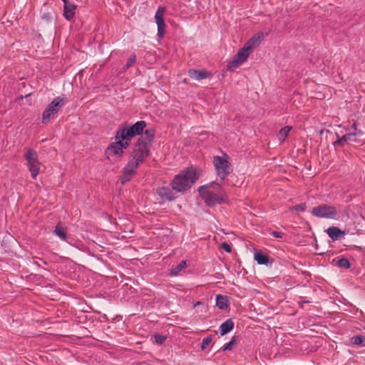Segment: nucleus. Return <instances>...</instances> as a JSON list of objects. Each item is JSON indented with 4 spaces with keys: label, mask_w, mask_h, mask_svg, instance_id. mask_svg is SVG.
Masks as SVG:
<instances>
[{
    "label": "nucleus",
    "mask_w": 365,
    "mask_h": 365,
    "mask_svg": "<svg viewBox=\"0 0 365 365\" xmlns=\"http://www.w3.org/2000/svg\"><path fill=\"white\" fill-rule=\"evenodd\" d=\"M198 192L206 205L209 207L225 203L228 199L225 189L216 182L200 186Z\"/></svg>",
    "instance_id": "nucleus-1"
},
{
    "label": "nucleus",
    "mask_w": 365,
    "mask_h": 365,
    "mask_svg": "<svg viewBox=\"0 0 365 365\" xmlns=\"http://www.w3.org/2000/svg\"><path fill=\"white\" fill-rule=\"evenodd\" d=\"M155 130L148 128L145 130L144 135H141L135 144L131 153L132 160L143 164L150 155V150L154 140Z\"/></svg>",
    "instance_id": "nucleus-2"
},
{
    "label": "nucleus",
    "mask_w": 365,
    "mask_h": 365,
    "mask_svg": "<svg viewBox=\"0 0 365 365\" xmlns=\"http://www.w3.org/2000/svg\"><path fill=\"white\" fill-rule=\"evenodd\" d=\"M198 178L193 168H187L175 175L171 185L173 190L177 192H184L195 183Z\"/></svg>",
    "instance_id": "nucleus-3"
},
{
    "label": "nucleus",
    "mask_w": 365,
    "mask_h": 365,
    "mask_svg": "<svg viewBox=\"0 0 365 365\" xmlns=\"http://www.w3.org/2000/svg\"><path fill=\"white\" fill-rule=\"evenodd\" d=\"M311 214L318 218L336 219L339 215L337 208L329 204H321L314 207Z\"/></svg>",
    "instance_id": "nucleus-4"
},
{
    "label": "nucleus",
    "mask_w": 365,
    "mask_h": 365,
    "mask_svg": "<svg viewBox=\"0 0 365 365\" xmlns=\"http://www.w3.org/2000/svg\"><path fill=\"white\" fill-rule=\"evenodd\" d=\"M146 126L147 123L145 121L140 120L130 126L123 124L118 129L123 131L122 135L128 140V138H133L135 135H140L144 133V129Z\"/></svg>",
    "instance_id": "nucleus-5"
},
{
    "label": "nucleus",
    "mask_w": 365,
    "mask_h": 365,
    "mask_svg": "<svg viewBox=\"0 0 365 365\" xmlns=\"http://www.w3.org/2000/svg\"><path fill=\"white\" fill-rule=\"evenodd\" d=\"M24 159L26 160L31 177L35 179L39 173L40 163L36 151L31 148H26L24 153Z\"/></svg>",
    "instance_id": "nucleus-6"
},
{
    "label": "nucleus",
    "mask_w": 365,
    "mask_h": 365,
    "mask_svg": "<svg viewBox=\"0 0 365 365\" xmlns=\"http://www.w3.org/2000/svg\"><path fill=\"white\" fill-rule=\"evenodd\" d=\"M65 98L58 96L55 98L47 106L42 115V123L46 124L55 114L58 113L60 108L64 104Z\"/></svg>",
    "instance_id": "nucleus-7"
},
{
    "label": "nucleus",
    "mask_w": 365,
    "mask_h": 365,
    "mask_svg": "<svg viewBox=\"0 0 365 365\" xmlns=\"http://www.w3.org/2000/svg\"><path fill=\"white\" fill-rule=\"evenodd\" d=\"M213 164L217 174L221 180L225 179L232 171L230 162L224 157L214 156Z\"/></svg>",
    "instance_id": "nucleus-8"
},
{
    "label": "nucleus",
    "mask_w": 365,
    "mask_h": 365,
    "mask_svg": "<svg viewBox=\"0 0 365 365\" xmlns=\"http://www.w3.org/2000/svg\"><path fill=\"white\" fill-rule=\"evenodd\" d=\"M250 53L251 52L244 46L238 51L233 59L229 62L227 67V71H232L238 68L242 63L247 61Z\"/></svg>",
    "instance_id": "nucleus-9"
},
{
    "label": "nucleus",
    "mask_w": 365,
    "mask_h": 365,
    "mask_svg": "<svg viewBox=\"0 0 365 365\" xmlns=\"http://www.w3.org/2000/svg\"><path fill=\"white\" fill-rule=\"evenodd\" d=\"M140 165V163L133 160L128 161L126 165L123 168V173L120 176V182L123 185L127 183L131 180Z\"/></svg>",
    "instance_id": "nucleus-10"
},
{
    "label": "nucleus",
    "mask_w": 365,
    "mask_h": 365,
    "mask_svg": "<svg viewBox=\"0 0 365 365\" xmlns=\"http://www.w3.org/2000/svg\"><path fill=\"white\" fill-rule=\"evenodd\" d=\"M165 11V7L159 6L155 15V21L158 26V37L159 38H163L165 33V24L164 21Z\"/></svg>",
    "instance_id": "nucleus-11"
},
{
    "label": "nucleus",
    "mask_w": 365,
    "mask_h": 365,
    "mask_svg": "<svg viewBox=\"0 0 365 365\" xmlns=\"http://www.w3.org/2000/svg\"><path fill=\"white\" fill-rule=\"evenodd\" d=\"M118 141L111 143L106 150V155L108 160H110V156H116L121 158L124 153L121 148L118 145Z\"/></svg>",
    "instance_id": "nucleus-12"
},
{
    "label": "nucleus",
    "mask_w": 365,
    "mask_h": 365,
    "mask_svg": "<svg viewBox=\"0 0 365 365\" xmlns=\"http://www.w3.org/2000/svg\"><path fill=\"white\" fill-rule=\"evenodd\" d=\"M157 193L162 200L173 201L175 199L173 190L169 187H161L158 188Z\"/></svg>",
    "instance_id": "nucleus-13"
},
{
    "label": "nucleus",
    "mask_w": 365,
    "mask_h": 365,
    "mask_svg": "<svg viewBox=\"0 0 365 365\" xmlns=\"http://www.w3.org/2000/svg\"><path fill=\"white\" fill-rule=\"evenodd\" d=\"M189 76L194 80L200 81L208 78L211 76V73L207 71L204 69L202 70H197V69H190L188 71Z\"/></svg>",
    "instance_id": "nucleus-14"
},
{
    "label": "nucleus",
    "mask_w": 365,
    "mask_h": 365,
    "mask_svg": "<svg viewBox=\"0 0 365 365\" xmlns=\"http://www.w3.org/2000/svg\"><path fill=\"white\" fill-rule=\"evenodd\" d=\"M263 38L262 33H258L254 35L245 45V46L252 52L255 48H257L261 43V40Z\"/></svg>",
    "instance_id": "nucleus-15"
},
{
    "label": "nucleus",
    "mask_w": 365,
    "mask_h": 365,
    "mask_svg": "<svg viewBox=\"0 0 365 365\" xmlns=\"http://www.w3.org/2000/svg\"><path fill=\"white\" fill-rule=\"evenodd\" d=\"M122 130L118 129V130L115 133V139L118 143V145H119L121 148L122 150L124 151V150L127 149L130 145L132 138H128V140L125 139L122 135Z\"/></svg>",
    "instance_id": "nucleus-16"
},
{
    "label": "nucleus",
    "mask_w": 365,
    "mask_h": 365,
    "mask_svg": "<svg viewBox=\"0 0 365 365\" xmlns=\"http://www.w3.org/2000/svg\"><path fill=\"white\" fill-rule=\"evenodd\" d=\"M77 6L72 2H66L63 5V16L66 19L70 21L75 15V11Z\"/></svg>",
    "instance_id": "nucleus-17"
},
{
    "label": "nucleus",
    "mask_w": 365,
    "mask_h": 365,
    "mask_svg": "<svg viewBox=\"0 0 365 365\" xmlns=\"http://www.w3.org/2000/svg\"><path fill=\"white\" fill-rule=\"evenodd\" d=\"M327 233L328 234L329 237L334 241L337 240L341 237H343L345 235V232L342 231L337 227H330L326 230Z\"/></svg>",
    "instance_id": "nucleus-18"
},
{
    "label": "nucleus",
    "mask_w": 365,
    "mask_h": 365,
    "mask_svg": "<svg viewBox=\"0 0 365 365\" xmlns=\"http://www.w3.org/2000/svg\"><path fill=\"white\" fill-rule=\"evenodd\" d=\"M348 134L352 135L350 137V141L360 144L365 142V133L361 130H354Z\"/></svg>",
    "instance_id": "nucleus-19"
},
{
    "label": "nucleus",
    "mask_w": 365,
    "mask_h": 365,
    "mask_svg": "<svg viewBox=\"0 0 365 365\" xmlns=\"http://www.w3.org/2000/svg\"><path fill=\"white\" fill-rule=\"evenodd\" d=\"M216 306L220 309L226 310L229 307V297L225 295H217Z\"/></svg>",
    "instance_id": "nucleus-20"
},
{
    "label": "nucleus",
    "mask_w": 365,
    "mask_h": 365,
    "mask_svg": "<svg viewBox=\"0 0 365 365\" xmlns=\"http://www.w3.org/2000/svg\"><path fill=\"white\" fill-rule=\"evenodd\" d=\"M234 322L231 319H227L220 327L221 335H225L231 331L234 328Z\"/></svg>",
    "instance_id": "nucleus-21"
},
{
    "label": "nucleus",
    "mask_w": 365,
    "mask_h": 365,
    "mask_svg": "<svg viewBox=\"0 0 365 365\" xmlns=\"http://www.w3.org/2000/svg\"><path fill=\"white\" fill-rule=\"evenodd\" d=\"M254 258L259 264H267L269 262V257L260 252H256Z\"/></svg>",
    "instance_id": "nucleus-22"
},
{
    "label": "nucleus",
    "mask_w": 365,
    "mask_h": 365,
    "mask_svg": "<svg viewBox=\"0 0 365 365\" xmlns=\"http://www.w3.org/2000/svg\"><path fill=\"white\" fill-rule=\"evenodd\" d=\"M291 129V126H284L282 128H281L277 134L279 140L282 142L284 141Z\"/></svg>",
    "instance_id": "nucleus-23"
},
{
    "label": "nucleus",
    "mask_w": 365,
    "mask_h": 365,
    "mask_svg": "<svg viewBox=\"0 0 365 365\" xmlns=\"http://www.w3.org/2000/svg\"><path fill=\"white\" fill-rule=\"evenodd\" d=\"M187 267V262L185 260L181 261L177 266L173 267L170 270V275H178L179 272Z\"/></svg>",
    "instance_id": "nucleus-24"
},
{
    "label": "nucleus",
    "mask_w": 365,
    "mask_h": 365,
    "mask_svg": "<svg viewBox=\"0 0 365 365\" xmlns=\"http://www.w3.org/2000/svg\"><path fill=\"white\" fill-rule=\"evenodd\" d=\"M54 233L62 240H66V232L65 231V229L60 224H58L56 226Z\"/></svg>",
    "instance_id": "nucleus-25"
},
{
    "label": "nucleus",
    "mask_w": 365,
    "mask_h": 365,
    "mask_svg": "<svg viewBox=\"0 0 365 365\" xmlns=\"http://www.w3.org/2000/svg\"><path fill=\"white\" fill-rule=\"evenodd\" d=\"M336 264L344 269H349L351 267V264L349 261V259L346 257H341L339 259H338L336 262Z\"/></svg>",
    "instance_id": "nucleus-26"
},
{
    "label": "nucleus",
    "mask_w": 365,
    "mask_h": 365,
    "mask_svg": "<svg viewBox=\"0 0 365 365\" xmlns=\"http://www.w3.org/2000/svg\"><path fill=\"white\" fill-rule=\"evenodd\" d=\"M351 135L347 134L344 135L341 138L334 143L335 147L343 146L347 141H350V137Z\"/></svg>",
    "instance_id": "nucleus-27"
},
{
    "label": "nucleus",
    "mask_w": 365,
    "mask_h": 365,
    "mask_svg": "<svg viewBox=\"0 0 365 365\" xmlns=\"http://www.w3.org/2000/svg\"><path fill=\"white\" fill-rule=\"evenodd\" d=\"M53 9H50L48 11L43 12L41 18L48 23L51 22L53 19Z\"/></svg>",
    "instance_id": "nucleus-28"
},
{
    "label": "nucleus",
    "mask_w": 365,
    "mask_h": 365,
    "mask_svg": "<svg viewBox=\"0 0 365 365\" xmlns=\"http://www.w3.org/2000/svg\"><path fill=\"white\" fill-rule=\"evenodd\" d=\"M351 342L355 345H362L365 341V336L362 335L354 336L351 338Z\"/></svg>",
    "instance_id": "nucleus-29"
},
{
    "label": "nucleus",
    "mask_w": 365,
    "mask_h": 365,
    "mask_svg": "<svg viewBox=\"0 0 365 365\" xmlns=\"http://www.w3.org/2000/svg\"><path fill=\"white\" fill-rule=\"evenodd\" d=\"M212 340V337L211 335L204 338L200 346L201 350H205L207 348V346L211 343Z\"/></svg>",
    "instance_id": "nucleus-30"
},
{
    "label": "nucleus",
    "mask_w": 365,
    "mask_h": 365,
    "mask_svg": "<svg viewBox=\"0 0 365 365\" xmlns=\"http://www.w3.org/2000/svg\"><path fill=\"white\" fill-rule=\"evenodd\" d=\"M236 343V337L234 336H232L231 341L223 346L222 350L227 351V350H232L233 345Z\"/></svg>",
    "instance_id": "nucleus-31"
},
{
    "label": "nucleus",
    "mask_w": 365,
    "mask_h": 365,
    "mask_svg": "<svg viewBox=\"0 0 365 365\" xmlns=\"http://www.w3.org/2000/svg\"><path fill=\"white\" fill-rule=\"evenodd\" d=\"M135 61H136V56H135V53H133L130 56V58H128V61L126 62L125 68H129L130 67H131L134 64Z\"/></svg>",
    "instance_id": "nucleus-32"
},
{
    "label": "nucleus",
    "mask_w": 365,
    "mask_h": 365,
    "mask_svg": "<svg viewBox=\"0 0 365 365\" xmlns=\"http://www.w3.org/2000/svg\"><path fill=\"white\" fill-rule=\"evenodd\" d=\"M307 209V204L305 202H302L300 204L296 205L292 207V210H296V211H300L304 212Z\"/></svg>",
    "instance_id": "nucleus-33"
},
{
    "label": "nucleus",
    "mask_w": 365,
    "mask_h": 365,
    "mask_svg": "<svg viewBox=\"0 0 365 365\" xmlns=\"http://www.w3.org/2000/svg\"><path fill=\"white\" fill-rule=\"evenodd\" d=\"M155 339L158 344H163L166 340V336L156 334L155 335Z\"/></svg>",
    "instance_id": "nucleus-34"
},
{
    "label": "nucleus",
    "mask_w": 365,
    "mask_h": 365,
    "mask_svg": "<svg viewBox=\"0 0 365 365\" xmlns=\"http://www.w3.org/2000/svg\"><path fill=\"white\" fill-rule=\"evenodd\" d=\"M221 247L227 253H230L232 252L231 246L227 242H222L221 244Z\"/></svg>",
    "instance_id": "nucleus-35"
},
{
    "label": "nucleus",
    "mask_w": 365,
    "mask_h": 365,
    "mask_svg": "<svg viewBox=\"0 0 365 365\" xmlns=\"http://www.w3.org/2000/svg\"><path fill=\"white\" fill-rule=\"evenodd\" d=\"M272 235L276 238H282L284 236V233L277 231H273L272 232Z\"/></svg>",
    "instance_id": "nucleus-36"
},
{
    "label": "nucleus",
    "mask_w": 365,
    "mask_h": 365,
    "mask_svg": "<svg viewBox=\"0 0 365 365\" xmlns=\"http://www.w3.org/2000/svg\"><path fill=\"white\" fill-rule=\"evenodd\" d=\"M305 303L309 304V303H311V302L310 301H305V300H302V301L299 302V304H300L301 307H303V304H305Z\"/></svg>",
    "instance_id": "nucleus-37"
},
{
    "label": "nucleus",
    "mask_w": 365,
    "mask_h": 365,
    "mask_svg": "<svg viewBox=\"0 0 365 365\" xmlns=\"http://www.w3.org/2000/svg\"><path fill=\"white\" fill-rule=\"evenodd\" d=\"M351 128H352L354 130H359L357 129V126H356V122H354V123H353V125H351Z\"/></svg>",
    "instance_id": "nucleus-38"
},
{
    "label": "nucleus",
    "mask_w": 365,
    "mask_h": 365,
    "mask_svg": "<svg viewBox=\"0 0 365 365\" xmlns=\"http://www.w3.org/2000/svg\"><path fill=\"white\" fill-rule=\"evenodd\" d=\"M64 5H66V2H70L68 0H62Z\"/></svg>",
    "instance_id": "nucleus-39"
}]
</instances>
